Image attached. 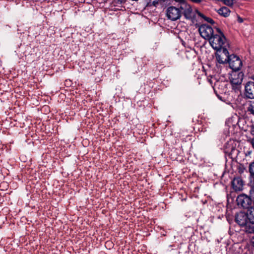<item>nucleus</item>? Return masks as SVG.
<instances>
[{
	"label": "nucleus",
	"mask_w": 254,
	"mask_h": 254,
	"mask_svg": "<svg viewBox=\"0 0 254 254\" xmlns=\"http://www.w3.org/2000/svg\"><path fill=\"white\" fill-rule=\"evenodd\" d=\"M216 31L217 33H214L208 41L213 49L218 52L223 46L226 39L223 33L219 28H217Z\"/></svg>",
	"instance_id": "obj_1"
},
{
	"label": "nucleus",
	"mask_w": 254,
	"mask_h": 254,
	"mask_svg": "<svg viewBox=\"0 0 254 254\" xmlns=\"http://www.w3.org/2000/svg\"><path fill=\"white\" fill-rule=\"evenodd\" d=\"M180 4V10L186 19H192L194 18L195 11H193L191 7L185 0H174Z\"/></svg>",
	"instance_id": "obj_2"
},
{
	"label": "nucleus",
	"mask_w": 254,
	"mask_h": 254,
	"mask_svg": "<svg viewBox=\"0 0 254 254\" xmlns=\"http://www.w3.org/2000/svg\"><path fill=\"white\" fill-rule=\"evenodd\" d=\"M182 15V11L180 10V6L176 7L171 6L168 7L166 10V15L169 19L172 21H175L179 19Z\"/></svg>",
	"instance_id": "obj_3"
},
{
	"label": "nucleus",
	"mask_w": 254,
	"mask_h": 254,
	"mask_svg": "<svg viewBox=\"0 0 254 254\" xmlns=\"http://www.w3.org/2000/svg\"><path fill=\"white\" fill-rule=\"evenodd\" d=\"M228 62L230 67L235 71L240 70L243 65L242 62L240 58L234 54L230 55Z\"/></svg>",
	"instance_id": "obj_4"
},
{
	"label": "nucleus",
	"mask_w": 254,
	"mask_h": 254,
	"mask_svg": "<svg viewBox=\"0 0 254 254\" xmlns=\"http://www.w3.org/2000/svg\"><path fill=\"white\" fill-rule=\"evenodd\" d=\"M198 31L201 36L208 40L214 34L212 27L205 24L201 25L198 28Z\"/></svg>",
	"instance_id": "obj_5"
},
{
	"label": "nucleus",
	"mask_w": 254,
	"mask_h": 254,
	"mask_svg": "<svg viewBox=\"0 0 254 254\" xmlns=\"http://www.w3.org/2000/svg\"><path fill=\"white\" fill-rule=\"evenodd\" d=\"M237 202L238 205L241 206L243 208L249 209L252 206V199L245 194L239 195L237 198Z\"/></svg>",
	"instance_id": "obj_6"
},
{
	"label": "nucleus",
	"mask_w": 254,
	"mask_h": 254,
	"mask_svg": "<svg viewBox=\"0 0 254 254\" xmlns=\"http://www.w3.org/2000/svg\"><path fill=\"white\" fill-rule=\"evenodd\" d=\"M235 220L239 225L244 228L249 222V218L248 213L241 211L236 214Z\"/></svg>",
	"instance_id": "obj_7"
},
{
	"label": "nucleus",
	"mask_w": 254,
	"mask_h": 254,
	"mask_svg": "<svg viewBox=\"0 0 254 254\" xmlns=\"http://www.w3.org/2000/svg\"><path fill=\"white\" fill-rule=\"evenodd\" d=\"M253 81L247 82L245 86V95L249 99H254V76L251 77Z\"/></svg>",
	"instance_id": "obj_8"
},
{
	"label": "nucleus",
	"mask_w": 254,
	"mask_h": 254,
	"mask_svg": "<svg viewBox=\"0 0 254 254\" xmlns=\"http://www.w3.org/2000/svg\"><path fill=\"white\" fill-rule=\"evenodd\" d=\"M244 74L242 72L234 73L232 75L231 82L234 85H240L243 79Z\"/></svg>",
	"instance_id": "obj_9"
},
{
	"label": "nucleus",
	"mask_w": 254,
	"mask_h": 254,
	"mask_svg": "<svg viewBox=\"0 0 254 254\" xmlns=\"http://www.w3.org/2000/svg\"><path fill=\"white\" fill-rule=\"evenodd\" d=\"M243 185L244 182L240 177L235 178L232 181V188L236 191L242 190Z\"/></svg>",
	"instance_id": "obj_10"
},
{
	"label": "nucleus",
	"mask_w": 254,
	"mask_h": 254,
	"mask_svg": "<svg viewBox=\"0 0 254 254\" xmlns=\"http://www.w3.org/2000/svg\"><path fill=\"white\" fill-rule=\"evenodd\" d=\"M242 250L239 244H234L227 250V254H241Z\"/></svg>",
	"instance_id": "obj_11"
},
{
	"label": "nucleus",
	"mask_w": 254,
	"mask_h": 254,
	"mask_svg": "<svg viewBox=\"0 0 254 254\" xmlns=\"http://www.w3.org/2000/svg\"><path fill=\"white\" fill-rule=\"evenodd\" d=\"M217 13L224 17H227L230 15L231 10L226 6H223L217 10Z\"/></svg>",
	"instance_id": "obj_12"
},
{
	"label": "nucleus",
	"mask_w": 254,
	"mask_h": 254,
	"mask_svg": "<svg viewBox=\"0 0 254 254\" xmlns=\"http://www.w3.org/2000/svg\"><path fill=\"white\" fill-rule=\"evenodd\" d=\"M244 231L248 234H254V221H249L244 228Z\"/></svg>",
	"instance_id": "obj_13"
},
{
	"label": "nucleus",
	"mask_w": 254,
	"mask_h": 254,
	"mask_svg": "<svg viewBox=\"0 0 254 254\" xmlns=\"http://www.w3.org/2000/svg\"><path fill=\"white\" fill-rule=\"evenodd\" d=\"M195 12L197 14L198 16L203 18L207 22L211 23V24H214L215 23V21L212 18L205 16L203 13L198 11L197 10H195Z\"/></svg>",
	"instance_id": "obj_14"
},
{
	"label": "nucleus",
	"mask_w": 254,
	"mask_h": 254,
	"mask_svg": "<svg viewBox=\"0 0 254 254\" xmlns=\"http://www.w3.org/2000/svg\"><path fill=\"white\" fill-rule=\"evenodd\" d=\"M216 58L217 61L219 64H223L228 62V61L229 59V57L228 58L226 57V58H224L223 56L220 55L219 53H218V52L216 55Z\"/></svg>",
	"instance_id": "obj_15"
},
{
	"label": "nucleus",
	"mask_w": 254,
	"mask_h": 254,
	"mask_svg": "<svg viewBox=\"0 0 254 254\" xmlns=\"http://www.w3.org/2000/svg\"><path fill=\"white\" fill-rule=\"evenodd\" d=\"M217 52H219L220 55H221L222 56H225V58L226 57H230V55H229V52L228 50L222 46V48L221 50H219Z\"/></svg>",
	"instance_id": "obj_16"
},
{
	"label": "nucleus",
	"mask_w": 254,
	"mask_h": 254,
	"mask_svg": "<svg viewBox=\"0 0 254 254\" xmlns=\"http://www.w3.org/2000/svg\"><path fill=\"white\" fill-rule=\"evenodd\" d=\"M248 111L254 115V100L250 102V104L248 109Z\"/></svg>",
	"instance_id": "obj_17"
},
{
	"label": "nucleus",
	"mask_w": 254,
	"mask_h": 254,
	"mask_svg": "<svg viewBox=\"0 0 254 254\" xmlns=\"http://www.w3.org/2000/svg\"><path fill=\"white\" fill-rule=\"evenodd\" d=\"M249 171L252 177H254V161L249 165Z\"/></svg>",
	"instance_id": "obj_18"
},
{
	"label": "nucleus",
	"mask_w": 254,
	"mask_h": 254,
	"mask_svg": "<svg viewBox=\"0 0 254 254\" xmlns=\"http://www.w3.org/2000/svg\"><path fill=\"white\" fill-rule=\"evenodd\" d=\"M234 0H224L223 2L228 6H232L234 4Z\"/></svg>",
	"instance_id": "obj_19"
},
{
	"label": "nucleus",
	"mask_w": 254,
	"mask_h": 254,
	"mask_svg": "<svg viewBox=\"0 0 254 254\" xmlns=\"http://www.w3.org/2000/svg\"><path fill=\"white\" fill-rule=\"evenodd\" d=\"M252 178L253 179V187H252L250 192L251 197L254 198V177H252Z\"/></svg>",
	"instance_id": "obj_20"
},
{
	"label": "nucleus",
	"mask_w": 254,
	"mask_h": 254,
	"mask_svg": "<svg viewBox=\"0 0 254 254\" xmlns=\"http://www.w3.org/2000/svg\"><path fill=\"white\" fill-rule=\"evenodd\" d=\"M159 0H150V3L152 5L156 6L157 4H158Z\"/></svg>",
	"instance_id": "obj_21"
},
{
	"label": "nucleus",
	"mask_w": 254,
	"mask_h": 254,
	"mask_svg": "<svg viewBox=\"0 0 254 254\" xmlns=\"http://www.w3.org/2000/svg\"><path fill=\"white\" fill-rule=\"evenodd\" d=\"M244 152L245 154V156L246 157H249V156H250V155H251V154L252 153V151L249 149V150H245Z\"/></svg>",
	"instance_id": "obj_22"
},
{
	"label": "nucleus",
	"mask_w": 254,
	"mask_h": 254,
	"mask_svg": "<svg viewBox=\"0 0 254 254\" xmlns=\"http://www.w3.org/2000/svg\"><path fill=\"white\" fill-rule=\"evenodd\" d=\"M251 242L254 247V236L251 239Z\"/></svg>",
	"instance_id": "obj_23"
},
{
	"label": "nucleus",
	"mask_w": 254,
	"mask_h": 254,
	"mask_svg": "<svg viewBox=\"0 0 254 254\" xmlns=\"http://www.w3.org/2000/svg\"><path fill=\"white\" fill-rule=\"evenodd\" d=\"M193 2L195 3H200L201 1V0H191Z\"/></svg>",
	"instance_id": "obj_24"
},
{
	"label": "nucleus",
	"mask_w": 254,
	"mask_h": 254,
	"mask_svg": "<svg viewBox=\"0 0 254 254\" xmlns=\"http://www.w3.org/2000/svg\"><path fill=\"white\" fill-rule=\"evenodd\" d=\"M251 132L252 134L254 135V127L252 128Z\"/></svg>",
	"instance_id": "obj_25"
},
{
	"label": "nucleus",
	"mask_w": 254,
	"mask_h": 254,
	"mask_svg": "<svg viewBox=\"0 0 254 254\" xmlns=\"http://www.w3.org/2000/svg\"><path fill=\"white\" fill-rule=\"evenodd\" d=\"M235 151H237V150L234 147H232L231 148V153H232L233 152H234Z\"/></svg>",
	"instance_id": "obj_26"
},
{
	"label": "nucleus",
	"mask_w": 254,
	"mask_h": 254,
	"mask_svg": "<svg viewBox=\"0 0 254 254\" xmlns=\"http://www.w3.org/2000/svg\"><path fill=\"white\" fill-rule=\"evenodd\" d=\"M251 143H252V145H253V147H254V138H253V139L252 140V142H251Z\"/></svg>",
	"instance_id": "obj_27"
},
{
	"label": "nucleus",
	"mask_w": 254,
	"mask_h": 254,
	"mask_svg": "<svg viewBox=\"0 0 254 254\" xmlns=\"http://www.w3.org/2000/svg\"><path fill=\"white\" fill-rule=\"evenodd\" d=\"M238 21H239V22L241 23V22H243V19L242 18H239V19H238Z\"/></svg>",
	"instance_id": "obj_28"
},
{
	"label": "nucleus",
	"mask_w": 254,
	"mask_h": 254,
	"mask_svg": "<svg viewBox=\"0 0 254 254\" xmlns=\"http://www.w3.org/2000/svg\"><path fill=\"white\" fill-rule=\"evenodd\" d=\"M217 97H218V98L220 100H222V101L223 100H222V97H221V96H219V95H217Z\"/></svg>",
	"instance_id": "obj_29"
},
{
	"label": "nucleus",
	"mask_w": 254,
	"mask_h": 254,
	"mask_svg": "<svg viewBox=\"0 0 254 254\" xmlns=\"http://www.w3.org/2000/svg\"><path fill=\"white\" fill-rule=\"evenodd\" d=\"M218 1H221V2H223L224 0H218Z\"/></svg>",
	"instance_id": "obj_30"
},
{
	"label": "nucleus",
	"mask_w": 254,
	"mask_h": 254,
	"mask_svg": "<svg viewBox=\"0 0 254 254\" xmlns=\"http://www.w3.org/2000/svg\"><path fill=\"white\" fill-rule=\"evenodd\" d=\"M120 1H121V2H123V0H121Z\"/></svg>",
	"instance_id": "obj_31"
},
{
	"label": "nucleus",
	"mask_w": 254,
	"mask_h": 254,
	"mask_svg": "<svg viewBox=\"0 0 254 254\" xmlns=\"http://www.w3.org/2000/svg\"><path fill=\"white\" fill-rule=\"evenodd\" d=\"M253 198L254 199V197Z\"/></svg>",
	"instance_id": "obj_32"
}]
</instances>
